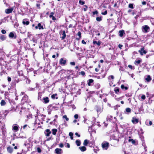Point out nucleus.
<instances>
[{
	"mask_svg": "<svg viewBox=\"0 0 154 154\" xmlns=\"http://www.w3.org/2000/svg\"><path fill=\"white\" fill-rule=\"evenodd\" d=\"M103 150H107L109 146V143L106 141L103 142L101 144Z\"/></svg>",
	"mask_w": 154,
	"mask_h": 154,
	"instance_id": "1",
	"label": "nucleus"
},
{
	"mask_svg": "<svg viewBox=\"0 0 154 154\" xmlns=\"http://www.w3.org/2000/svg\"><path fill=\"white\" fill-rule=\"evenodd\" d=\"M142 29L143 32H148L149 28L148 26L145 25L142 26Z\"/></svg>",
	"mask_w": 154,
	"mask_h": 154,
	"instance_id": "2",
	"label": "nucleus"
},
{
	"mask_svg": "<svg viewBox=\"0 0 154 154\" xmlns=\"http://www.w3.org/2000/svg\"><path fill=\"white\" fill-rule=\"evenodd\" d=\"M66 62V60L64 58H61L59 61L60 64L61 65H65Z\"/></svg>",
	"mask_w": 154,
	"mask_h": 154,
	"instance_id": "3",
	"label": "nucleus"
},
{
	"mask_svg": "<svg viewBox=\"0 0 154 154\" xmlns=\"http://www.w3.org/2000/svg\"><path fill=\"white\" fill-rule=\"evenodd\" d=\"M2 116L0 114V119L2 118ZM5 127V124L3 123H2L0 121V131L1 130H3L4 129Z\"/></svg>",
	"mask_w": 154,
	"mask_h": 154,
	"instance_id": "4",
	"label": "nucleus"
},
{
	"mask_svg": "<svg viewBox=\"0 0 154 154\" xmlns=\"http://www.w3.org/2000/svg\"><path fill=\"white\" fill-rule=\"evenodd\" d=\"M55 152L57 154H62L63 151L61 149L56 148L55 150Z\"/></svg>",
	"mask_w": 154,
	"mask_h": 154,
	"instance_id": "5",
	"label": "nucleus"
},
{
	"mask_svg": "<svg viewBox=\"0 0 154 154\" xmlns=\"http://www.w3.org/2000/svg\"><path fill=\"white\" fill-rule=\"evenodd\" d=\"M144 48H142L140 50H139L138 51L140 53L141 55H143V54H146V51L144 50Z\"/></svg>",
	"mask_w": 154,
	"mask_h": 154,
	"instance_id": "6",
	"label": "nucleus"
},
{
	"mask_svg": "<svg viewBox=\"0 0 154 154\" xmlns=\"http://www.w3.org/2000/svg\"><path fill=\"white\" fill-rule=\"evenodd\" d=\"M131 122L133 124H136L138 122L139 120L138 119L135 118L133 117L131 120Z\"/></svg>",
	"mask_w": 154,
	"mask_h": 154,
	"instance_id": "7",
	"label": "nucleus"
},
{
	"mask_svg": "<svg viewBox=\"0 0 154 154\" xmlns=\"http://www.w3.org/2000/svg\"><path fill=\"white\" fill-rule=\"evenodd\" d=\"M9 36L10 38H16V36L14 33L13 32H11L9 35Z\"/></svg>",
	"mask_w": 154,
	"mask_h": 154,
	"instance_id": "8",
	"label": "nucleus"
},
{
	"mask_svg": "<svg viewBox=\"0 0 154 154\" xmlns=\"http://www.w3.org/2000/svg\"><path fill=\"white\" fill-rule=\"evenodd\" d=\"M7 150L8 153L11 154L13 152V149L12 147L9 146L7 148Z\"/></svg>",
	"mask_w": 154,
	"mask_h": 154,
	"instance_id": "9",
	"label": "nucleus"
},
{
	"mask_svg": "<svg viewBox=\"0 0 154 154\" xmlns=\"http://www.w3.org/2000/svg\"><path fill=\"white\" fill-rule=\"evenodd\" d=\"M19 128V127L18 125H16L12 126V129L17 131H18Z\"/></svg>",
	"mask_w": 154,
	"mask_h": 154,
	"instance_id": "10",
	"label": "nucleus"
},
{
	"mask_svg": "<svg viewBox=\"0 0 154 154\" xmlns=\"http://www.w3.org/2000/svg\"><path fill=\"white\" fill-rule=\"evenodd\" d=\"M13 8H11L6 9L5 10V12L6 14H9L12 12L13 11Z\"/></svg>",
	"mask_w": 154,
	"mask_h": 154,
	"instance_id": "11",
	"label": "nucleus"
},
{
	"mask_svg": "<svg viewBox=\"0 0 154 154\" xmlns=\"http://www.w3.org/2000/svg\"><path fill=\"white\" fill-rule=\"evenodd\" d=\"M61 32H62V35L63 36L61 37L62 39H63L65 38L66 36L65 33V31H62Z\"/></svg>",
	"mask_w": 154,
	"mask_h": 154,
	"instance_id": "12",
	"label": "nucleus"
},
{
	"mask_svg": "<svg viewBox=\"0 0 154 154\" xmlns=\"http://www.w3.org/2000/svg\"><path fill=\"white\" fill-rule=\"evenodd\" d=\"M46 133H45V135L46 136L48 137L49 136L50 134L51 133V132L50 130L48 129H47L46 130Z\"/></svg>",
	"mask_w": 154,
	"mask_h": 154,
	"instance_id": "13",
	"label": "nucleus"
},
{
	"mask_svg": "<svg viewBox=\"0 0 154 154\" xmlns=\"http://www.w3.org/2000/svg\"><path fill=\"white\" fill-rule=\"evenodd\" d=\"M79 149L81 150V151L82 152L85 151L86 149V147L84 146L79 147Z\"/></svg>",
	"mask_w": 154,
	"mask_h": 154,
	"instance_id": "14",
	"label": "nucleus"
},
{
	"mask_svg": "<svg viewBox=\"0 0 154 154\" xmlns=\"http://www.w3.org/2000/svg\"><path fill=\"white\" fill-rule=\"evenodd\" d=\"M23 23L24 25H28L29 24V22L28 21H26V20L24 19L23 20Z\"/></svg>",
	"mask_w": 154,
	"mask_h": 154,
	"instance_id": "15",
	"label": "nucleus"
},
{
	"mask_svg": "<svg viewBox=\"0 0 154 154\" xmlns=\"http://www.w3.org/2000/svg\"><path fill=\"white\" fill-rule=\"evenodd\" d=\"M119 35L120 37H122L124 33V30H120L119 31Z\"/></svg>",
	"mask_w": 154,
	"mask_h": 154,
	"instance_id": "16",
	"label": "nucleus"
},
{
	"mask_svg": "<svg viewBox=\"0 0 154 154\" xmlns=\"http://www.w3.org/2000/svg\"><path fill=\"white\" fill-rule=\"evenodd\" d=\"M43 100H44L45 103H47L49 102V98L47 97L44 98Z\"/></svg>",
	"mask_w": 154,
	"mask_h": 154,
	"instance_id": "17",
	"label": "nucleus"
},
{
	"mask_svg": "<svg viewBox=\"0 0 154 154\" xmlns=\"http://www.w3.org/2000/svg\"><path fill=\"white\" fill-rule=\"evenodd\" d=\"M93 43L94 44H96L98 46H99L100 45L101 42L100 41H98V42L96 41H93Z\"/></svg>",
	"mask_w": 154,
	"mask_h": 154,
	"instance_id": "18",
	"label": "nucleus"
},
{
	"mask_svg": "<svg viewBox=\"0 0 154 154\" xmlns=\"http://www.w3.org/2000/svg\"><path fill=\"white\" fill-rule=\"evenodd\" d=\"M57 130L56 129H52V134L54 135H55L56 134V133L57 132Z\"/></svg>",
	"mask_w": 154,
	"mask_h": 154,
	"instance_id": "19",
	"label": "nucleus"
},
{
	"mask_svg": "<svg viewBox=\"0 0 154 154\" xmlns=\"http://www.w3.org/2000/svg\"><path fill=\"white\" fill-rule=\"evenodd\" d=\"M38 27L39 29H44L43 27L41 25V23H39L38 24Z\"/></svg>",
	"mask_w": 154,
	"mask_h": 154,
	"instance_id": "20",
	"label": "nucleus"
},
{
	"mask_svg": "<svg viewBox=\"0 0 154 154\" xmlns=\"http://www.w3.org/2000/svg\"><path fill=\"white\" fill-rule=\"evenodd\" d=\"M77 35L79 36V38H76V39L77 40H79L81 37V32H79L77 33Z\"/></svg>",
	"mask_w": 154,
	"mask_h": 154,
	"instance_id": "21",
	"label": "nucleus"
},
{
	"mask_svg": "<svg viewBox=\"0 0 154 154\" xmlns=\"http://www.w3.org/2000/svg\"><path fill=\"white\" fill-rule=\"evenodd\" d=\"M94 80L92 79H90L88 80V86H90L91 85V83L93 82Z\"/></svg>",
	"mask_w": 154,
	"mask_h": 154,
	"instance_id": "22",
	"label": "nucleus"
},
{
	"mask_svg": "<svg viewBox=\"0 0 154 154\" xmlns=\"http://www.w3.org/2000/svg\"><path fill=\"white\" fill-rule=\"evenodd\" d=\"M146 80L147 82H149L151 80V78L149 75H148L146 79Z\"/></svg>",
	"mask_w": 154,
	"mask_h": 154,
	"instance_id": "23",
	"label": "nucleus"
},
{
	"mask_svg": "<svg viewBox=\"0 0 154 154\" xmlns=\"http://www.w3.org/2000/svg\"><path fill=\"white\" fill-rule=\"evenodd\" d=\"M6 39V37L4 35H2L0 36V39L2 41H4Z\"/></svg>",
	"mask_w": 154,
	"mask_h": 154,
	"instance_id": "24",
	"label": "nucleus"
},
{
	"mask_svg": "<svg viewBox=\"0 0 154 154\" xmlns=\"http://www.w3.org/2000/svg\"><path fill=\"white\" fill-rule=\"evenodd\" d=\"M96 20L98 21H100L102 20V17H96Z\"/></svg>",
	"mask_w": 154,
	"mask_h": 154,
	"instance_id": "25",
	"label": "nucleus"
},
{
	"mask_svg": "<svg viewBox=\"0 0 154 154\" xmlns=\"http://www.w3.org/2000/svg\"><path fill=\"white\" fill-rule=\"evenodd\" d=\"M0 104L2 106H3L6 104V103L5 100H2L1 101Z\"/></svg>",
	"mask_w": 154,
	"mask_h": 154,
	"instance_id": "26",
	"label": "nucleus"
},
{
	"mask_svg": "<svg viewBox=\"0 0 154 154\" xmlns=\"http://www.w3.org/2000/svg\"><path fill=\"white\" fill-rule=\"evenodd\" d=\"M141 62V60H135L134 63L135 65H137V64H139Z\"/></svg>",
	"mask_w": 154,
	"mask_h": 154,
	"instance_id": "27",
	"label": "nucleus"
},
{
	"mask_svg": "<svg viewBox=\"0 0 154 154\" xmlns=\"http://www.w3.org/2000/svg\"><path fill=\"white\" fill-rule=\"evenodd\" d=\"M89 141L87 140H85L83 144L85 146H87L88 143Z\"/></svg>",
	"mask_w": 154,
	"mask_h": 154,
	"instance_id": "28",
	"label": "nucleus"
},
{
	"mask_svg": "<svg viewBox=\"0 0 154 154\" xmlns=\"http://www.w3.org/2000/svg\"><path fill=\"white\" fill-rule=\"evenodd\" d=\"M80 143H81L80 141L79 140H77L76 141V144L77 145V146H79L80 145Z\"/></svg>",
	"mask_w": 154,
	"mask_h": 154,
	"instance_id": "29",
	"label": "nucleus"
},
{
	"mask_svg": "<svg viewBox=\"0 0 154 154\" xmlns=\"http://www.w3.org/2000/svg\"><path fill=\"white\" fill-rule=\"evenodd\" d=\"M121 88L122 89H125V90H127L128 89V88L127 87H125L124 85H121Z\"/></svg>",
	"mask_w": 154,
	"mask_h": 154,
	"instance_id": "30",
	"label": "nucleus"
},
{
	"mask_svg": "<svg viewBox=\"0 0 154 154\" xmlns=\"http://www.w3.org/2000/svg\"><path fill=\"white\" fill-rule=\"evenodd\" d=\"M126 111L127 112H131V109L129 108H127L126 109Z\"/></svg>",
	"mask_w": 154,
	"mask_h": 154,
	"instance_id": "31",
	"label": "nucleus"
},
{
	"mask_svg": "<svg viewBox=\"0 0 154 154\" xmlns=\"http://www.w3.org/2000/svg\"><path fill=\"white\" fill-rule=\"evenodd\" d=\"M36 149L37 151V152L38 153L41 152H42V150L39 147H37L36 148Z\"/></svg>",
	"mask_w": 154,
	"mask_h": 154,
	"instance_id": "32",
	"label": "nucleus"
},
{
	"mask_svg": "<svg viewBox=\"0 0 154 154\" xmlns=\"http://www.w3.org/2000/svg\"><path fill=\"white\" fill-rule=\"evenodd\" d=\"M63 119H65L66 121H68L69 120V119L67 117V116L66 115L63 116Z\"/></svg>",
	"mask_w": 154,
	"mask_h": 154,
	"instance_id": "33",
	"label": "nucleus"
},
{
	"mask_svg": "<svg viewBox=\"0 0 154 154\" xmlns=\"http://www.w3.org/2000/svg\"><path fill=\"white\" fill-rule=\"evenodd\" d=\"M119 88H116V89H114V91L116 94H118V92H119Z\"/></svg>",
	"mask_w": 154,
	"mask_h": 154,
	"instance_id": "34",
	"label": "nucleus"
},
{
	"mask_svg": "<svg viewBox=\"0 0 154 154\" xmlns=\"http://www.w3.org/2000/svg\"><path fill=\"white\" fill-rule=\"evenodd\" d=\"M129 7L131 9H133L134 8L133 5L132 4H130L129 5Z\"/></svg>",
	"mask_w": 154,
	"mask_h": 154,
	"instance_id": "35",
	"label": "nucleus"
},
{
	"mask_svg": "<svg viewBox=\"0 0 154 154\" xmlns=\"http://www.w3.org/2000/svg\"><path fill=\"white\" fill-rule=\"evenodd\" d=\"M79 3L81 5H83L85 4V2L82 1L81 0H79Z\"/></svg>",
	"mask_w": 154,
	"mask_h": 154,
	"instance_id": "36",
	"label": "nucleus"
},
{
	"mask_svg": "<svg viewBox=\"0 0 154 154\" xmlns=\"http://www.w3.org/2000/svg\"><path fill=\"white\" fill-rule=\"evenodd\" d=\"M107 11L106 10L104 12H102L101 14L103 15H106L107 14Z\"/></svg>",
	"mask_w": 154,
	"mask_h": 154,
	"instance_id": "37",
	"label": "nucleus"
},
{
	"mask_svg": "<svg viewBox=\"0 0 154 154\" xmlns=\"http://www.w3.org/2000/svg\"><path fill=\"white\" fill-rule=\"evenodd\" d=\"M54 14V13L53 12H52L50 13V14L49 16V17L50 18H51L52 17H53V15Z\"/></svg>",
	"mask_w": 154,
	"mask_h": 154,
	"instance_id": "38",
	"label": "nucleus"
},
{
	"mask_svg": "<svg viewBox=\"0 0 154 154\" xmlns=\"http://www.w3.org/2000/svg\"><path fill=\"white\" fill-rule=\"evenodd\" d=\"M114 76L112 75L109 76L108 78V79L109 80H110V79H114Z\"/></svg>",
	"mask_w": 154,
	"mask_h": 154,
	"instance_id": "39",
	"label": "nucleus"
},
{
	"mask_svg": "<svg viewBox=\"0 0 154 154\" xmlns=\"http://www.w3.org/2000/svg\"><path fill=\"white\" fill-rule=\"evenodd\" d=\"M1 32L3 34H5L6 32L5 30L4 29H2L1 30Z\"/></svg>",
	"mask_w": 154,
	"mask_h": 154,
	"instance_id": "40",
	"label": "nucleus"
},
{
	"mask_svg": "<svg viewBox=\"0 0 154 154\" xmlns=\"http://www.w3.org/2000/svg\"><path fill=\"white\" fill-rule=\"evenodd\" d=\"M98 11H93L92 13H93V15H94V14H98Z\"/></svg>",
	"mask_w": 154,
	"mask_h": 154,
	"instance_id": "41",
	"label": "nucleus"
},
{
	"mask_svg": "<svg viewBox=\"0 0 154 154\" xmlns=\"http://www.w3.org/2000/svg\"><path fill=\"white\" fill-rule=\"evenodd\" d=\"M80 74L82 75H85V73L84 71H81L80 72Z\"/></svg>",
	"mask_w": 154,
	"mask_h": 154,
	"instance_id": "42",
	"label": "nucleus"
},
{
	"mask_svg": "<svg viewBox=\"0 0 154 154\" xmlns=\"http://www.w3.org/2000/svg\"><path fill=\"white\" fill-rule=\"evenodd\" d=\"M79 116L78 114H76L74 115V118L75 119H77L78 118Z\"/></svg>",
	"mask_w": 154,
	"mask_h": 154,
	"instance_id": "43",
	"label": "nucleus"
},
{
	"mask_svg": "<svg viewBox=\"0 0 154 154\" xmlns=\"http://www.w3.org/2000/svg\"><path fill=\"white\" fill-rule=\"evenodd\" d=\"M85 6L86 7L85 8H83V10L84 11H87V9L88 8V7L86 5H85Z\"/></svg>",
	"mask_w": 154,
	"mask_h": 154,
	"instance_id": "44",
	"label": "nucleus"
},
{
	"mask_svg": "<svg viewBox=\"0 0 154 154\" xmlns=\"http://www.w3.org/2000/svg\"><path fill=\"white\" fill-rule=\"evenodd\" d=\"M75 63L74 62H71L70 63V64L72 65H73V66H74L75 65Z\"/></svg>",
	"mask_w": 154,
	"mask_h": 154,
	"instance_id": "45",
	"label": "nucleus"
},
{
	"mask_svg": "<svg viewBox=\"0 0 154 154\" xmlns=\"http://www.w3.org/2000/svg\"><path fill=\"white\" fill-rule=\"evenodd\" d=\"M146 97L145 95H143L141 97V98L143 100H144L145 99Z\"/></svg>",
	"mask_w": 154,
	"mask_h": 154,
	"instance_id": "46",
	"label": "nucleus"
},
{
	"mask_svg": "<svg viewBox=\"0 0 154 154\" xmlns=\"http://www.w3.org/2000/svg\"><path fill=\"white\" fill-rule=\"evenodd\" d=\"M59 146L61 148H62L63 146V143H61L59 144Z\"/></svg>",
	"mask_w": 154,
	"mask_h": 154,
	"instance_id": "47",
	"label": "nucleus"
},
{
	"mask_svg": "<svg viewBox=\"0 0 154 154\" xmlns=\"http://www.w3.org/2000/svg\"><path fill=\"white\" fill-rule=\"evenodd\" d=\"M56 95V94H53L51 96V97L53 99H54L55 98V97Z\"/></svg>",
	"mask_w": 154,
	"mask_h": 154,
	"instance_id": "48",
	"label": "nucleus"
},
{
	"mask_svg": "<svg viewBox=\"0 0 154 154\" xmlns=\"http://www.w3.org/2000/svg\"><path fill=\"white\" fill-rule=\"evenodd\" d=\"M128 67L129 68H130V69H134L133 68V66H132L131 65H128Z\"/></svg>",
	"mask_w": 154,
	"mask_h": 154,
	"instance_id": "49",
	"label": "nucleus"
},
{
	"mask_svg": "<svg viewBox=\"0 0 154 154\" xmlns=\"http://www.w3.org/2000/svg\"><path fill=\"white\" fill-rule=\"evenodd\" d=\"M69 135L70 137L72 136L73 134L72 132H70L69 134Z\"/></svg>",
	"mask_w": 154,
	"mask_h": 154,
	"instance_id": "50",
	"label": "nucleus"
},
{
	"mask_svg": "<svg viewBox=\"0 0 154 154\" xmlns=\"http://www.w3.org/2000/svg\"><path fill=\"white\" fill-rule=\"evenodd\" d=\"M122 46L123 45H122L119 44V47L120 49H121L122 48Z\"/></svg>",
	"mask_w": 154,
	"mask_h": 154,
	"instance_id": "51",
	"label": "nucleus"
},
{
	"mask_svg": "<svg viewBox=\"0 0 154 154\" xmlns=\"http://www.w3.org/2000/svg\"><path fill=\"white\" fill-rule=\"evenodd\" d=\"M8 82H10L11 81V78L10 77H8Z\"/></svg>",
	"mask_w": 154,
	"mask_h": 154,
	"instance_id": "52",
	"label": "nucleus"
},
{
	"mask_svg": "<svg viewBox=\"0 0 154 154\" xmlns=\"http://www.w3.org/2000/svg\"><path fill=\"white\" fill-rule=\"evenodd\" d=\"M82 42L83 44H86V42L84 40H82Z\"/></svg>",
	"mask_w": 154,
	"mask_h": 154,
	"instance_id": "53",
	"label": "nucleus"
},
{
	"mask_svg": "<svg viewBox=\"0 0 154 154\" xmlns=\"http://www.w3.org/2000/svg\"><path fill=\"white\" fill-rule=\"evenodd\" d=\"M146 2L145 1H143L142 2V4L143 5H146Z\"/></svg>",
	"mask_w": 154,
	"mask_h": 154,
	"instance_id": "54",
	"label": "nucleus"
},
{
	"mask_svg": "<svg viewBox=\"0 0 154 154\" xmlns=\"http://www.w3.org/2000/svg\"><path fill=\"white\" fill-rule=\"evenodd\" d=\"M75 135H76V136H78V137H80V135L79 134L77 133L76 132L75 133Z\"/></svg>",
	"mask_w": 154,
	"mask_h": 154,
	"instance_id": "55",
	"label": "nucleus"
},
{
	"mask_svg": "<svg viewBox=\"0 0 154 154\" xmlns=\"http://www.w3.org/2000/svg\"><path fill=\"white\" fill-rule=\"evenodd\" d=\"M51 18H52L53 20H56V18L54 16H53V17H52Z\"/></svg>",
	"mask_w": 154,
	"mask_h": 154,
	"instance_id": "56",
	"label": "nucleus"
},
{
	"mask_svg": "<svg viewBox=\"0 0 154 154\" xmlns=\"http://www.w3.org/2000/svg\"><path fill=\"white\" fill-rule=\"evenodd\" d=\"M66 145H67V148H69L70 147V145L69 144V143H67L66 144Z\"/></svg>",
	"mask_w": 154,
	"mask_h": 154,
	"instance_id": "57",
	"label": "nucleus"
},
{
	"mask_svg": "<svg viewBox=\"0 0 154 154\" xmlns=\"http://www.w3.org/2000/svg\"><path fill=\"white\" fill-rule=\"evenodd\" d=\"M27 125H24L23 126V128L24 129L26 128V127H27Z\"/></svg>",
	"mask_w": 154,
	"mask_h": 154,
	"instance_id": "58",
	"label": "nucleus"
},
{
	"mask_svg": "<svg viewBox=\"0 0 154 154\" xmlns=\"http://www.w3.org/2000/svg\"><path fill=\"white\" fill-rule=\"evenodd\" d=\"M77 122V120H74L73 121V122L74 123H76V122Z\"/></svg>",
	"mask_w": 154,
	"mask_h": 154,
	"instance_id": "59",
	"label": "nucleus"
},
{
	"mask_svg": "<svg viewBox=\"0 0 154 154\" xmlns=\"http://www.w3.org/2000/svg\"><path fill=\"white\" fill-rule=\"evenodd\" d=\"M152 122L151 121H150L149 122V125H152Z\"/></svg>",
	"mask_w": 154,
	"mask_h": 154,
	"instance_id": "60",
	"label": "nucleus"
},
{
	"mask_svg": "<svg viewBox=\"0 0 154 154\" xmlns=\"http://www.w3.org/2000/svg\"><path fill=\"white\" fill-rule=\"evenodd\" d=\"M107 121H110L111 120V119H108V117L107 118Z\"/></svg>",
	"mask_w": 154,
	"mask_h": 154,
	"instance_id": "61",
	"label": "nucleus"
},
{
	"mask_svg": "<svg viewBox=\"0 0 154 154\" xmlns=\"http://www.w3.org/2000/svg\"><path fill=\"white\" fill-rule=\"evenodd\" d=\"M55 55H52V57L53 58H54L55 57Z\"/></svg>",
	"mask_w": 154,
	"mask_h": 154,
	"instance_id": "62",
	"label": "nucleus"
},
{
	"mask_svg": "<svg viewBox=\"0 0 154 154\" xmlns=\"http://www.w3.org/2000/svg\"><path fill=\"white\" fill-rule=\"evenodd\" d=\"M72 108L73 109H75V106H72Z\"/></svg>",
	"mask_w": 154,
	"mask_h": 154,
	"instance_id": "63",
	"label": "nucleus"
},
{
	"mask_svg": "<svg viewBox=\"0 0 154 154\" xmlns=\"http://www.w3.org/2000/svg\"><path fill=\"white\" fill-rule=\"evenodd\" d=\"M100 62L101 63H103V60H100Z\"/></svg>",
	"mask_w": 154,
	"mask_h": 154,
	"instance_id": "64",
	"label": "nucleus"
}]
</instances>
